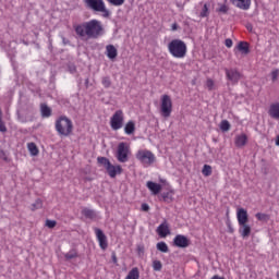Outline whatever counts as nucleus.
Wrapping results in <instances>:
<instances>
[{
	"label": "nucleus",
	"mask_w": 279,
	"mask_h": 279,
	"mask_svg": "<svg viewBox=\"0 0 279 279\" xmlns=\"http://www.w3.org/2000/svg\"><path fill=\"white\" fill-rule=\"evenodd\" d=\"M74 32L81 40H97L105 34L104 24L99 20H90L74 25Z\"/></svg>",
	"instance_id": "nucleus-1"
},
{
	"label": "nucleus",
	"mask_w": 279,
	"mask_h": 279,
	"mask_svg": "<svg viewBox=\"0 0 279 279\" xmlns=\"http://www.w3.org/2000/svg\"><path fill=\"white\" fill-rule=\"evenodd\" d=\"M54 129L59 136H71L73 134V121L66 116H60L54 122Z\"/></svg>",
	"instance_id": "nucleus-2"
},
{
	"label": "nucleus",
	"mask_w": 279,
	"mask_h": 279,
	"mask_svg": "<svg viewBox=\"0 0 279 279\" xmlns=\"http://www.w3.org/2000/svg\"><path fill=\"white\" fill-rule=\"evenodd\" d=\"M168 51L173 58H186V43L182 39H172L168 44Z\"/></svg>",
	"instance_id": "nucleus-3"
},
{
	"label": "nucleus",
	"mask_w": 279,
	"mask_h": 279,
	"mask_svg": "<svg viewBox=\"0 0 279 279\" xmlns=\"http://www.w3.org/2000/svg\"><path fill=\"white\" fill-rule=\"evenodd\" d=\"M87 8L94 10V12H101L104 19H109L110 10L106 8L104 0H84Z\"/></svg>",
	"instance_id": "nucleus-4"
},
{
	"label": "nucleus",
	"mask_w": 279,
	"mask_h": 279,
	"mask_svg": "<svg viewBox=\"0 0 279 279\" xmlns=\"http://www.w3.org/2000/svg\"><path fill=\"white\" fill-rule=\"evenodd\" d=\"M160 112L161 116L165 117V119H169V117H171V112H173V101L171 100V96H161Z\"/></svg>",
	"instance_id": "nucleus-5"
},
{
	"label": "nucleus",
	"mask_w": 279,
	"mask_h": 279,
	"mask_svg": "<svg viewBox=\"0 0 279 279\" xmlns=\"http://www.w3.org/2000/svg\"><path fill=\"white\" fill-rule=\"evenodd\" d=\"M136 158L140 160V162H142V165L146 166L154 165V162H156V156L154 153H151V150L147 149L138 150Z\"/></svg>",
	"instance_id": "nucleus-6"
},
{
	"label": "nucleus",
	"mask_w": 279,
	"mask_h": 279,
	"mask_svg": "<svg viewBox=\"0 0 279 279\" xmlns=\"http://www.w3.org/2000/svg\"><path fill=\"white\" fill-rule=\"evenodd\" d=\"M123 121H125L123 110H117L110 118L111 130H113L114 132H117V130H121V128H123Z\"/></svg>",
	"instance_id": "nucleus-7"
},
{
	"label": "nucleus",
	"mask_w": 279,
	"mask_h": 279,
	"mask_svg": "<svg viewBox=\"0 0 279 279\" xmlns=\"http://www.w3.org/2000/svg\"><path fill=\"white\" fill-rule=\"evenodd\" d=\"M225 73H226V78L228 80V82H230L233 86H236V84H239V82L241 81V78L243 77V74H241V72H239V70L231 68L225 69Z\"/></svg>",
	"instance_id": "nucleus-8"
},
{
	"label": "nucleus",
	"mask_w": 279,
	"mask_h": 279,
	"mask_svg": "<svg viewBox=\"0 0 279 279\" xmlns=\"http://www.w3.org/2000/svg\"><path fill=\"white\" fill-rule=\"evenodd\" d=\"M130 155V146H128L126 143L121 142L118 145V151H117V160L119 162H128L129 156Z\"/></svg>",
	"instance_id": "nucleus-9"
},
{
	"label": "nucleus",
	"mask_w": 279,
	"mask_h": 279,
	"mask_svg": "<svg viewBox=\"0 0 279 279\" xmlns=\"http://www.w3.org/2000/svg\"><path fill=\"white\" fill-rule=\"evenodd\" d=\"M94 232L99 243V247L102 250H108V236H106V233H104V230L99 228H94Z\"/></svg>",
	"instance_id": "nucleus-10"
},
{
	"label": "nucleus",
	"mask_w": 279,
	"mask_h": 279,
	"mask_svg": "<svg viewBox=\"0 0 279 279\" xmlns=\"http://www.w3.org/2000/svg\"><path fill=\"white\" fill-rule=\"evenodd\" d=\"M173 244L175 245V247H189V245L191 244L189 241V238H186L185 235L182 234H178L174 239H173Z\"/></svg>",
	"instance_id": "nucleus-11"
},
{
	"label": "nucleus",
	"mask_w": 279,
	"mask_h": 279,
	"mask_svg": "<svg viewBox=\"0 0 279 279\" xmlns=\"http://www.w3.org/2000/svg\"><path fill=\"white\" fill-rule=\"evenodd\" d=\"M236 219H238L239 226H243L244 223H247V221H250L247 210L244 208H239L236 211Z\"/></svg>",
	"instance_id": "nucleus-12"
},
{
	"label": "nucleus",
	"mask_w": 279,
	"mask_h": 279,
	"mask_svg": "<svg viewBox=\"0 0 279 279\" xmlns=\"http://www.w3.org/2000/svg\"><path fill=\"white\" fill-rule=\"evenodd\" d=\"M107 173L111 178H117V175H121L123 173V168L121 166H114V165H109L106 169Z\"/></svg>",
	"instance_id": "nucleus-13"
},
{
	"label": "nucleus",
	"mask_w": 279,
	"mask_h": 279,
	"mask_svg": "<svg viewBox=\"0 0 279 279\" xmlns=\"http://www.w3.org/2000/svg\"><path fill=\"white\" fill-rule=\"evenodd\" d=\"M235 8L240 10H250L252 7V0H230Z\"/></svg>",
	"instance_id": "nucleus-14"
},
{
	"label": "nucleus",
	"mask_w": 279,
	"mask_h": 279,
	"mask_svg": "<svg viewBox=\"0 0 279 279\" xmlns=\"http://www.w3.org/2000/svg\"><path fill=\"white\" fill-rule=\"evenodd\" d=\"M146 186L153 195H158L162 191V185L154 181H147Z\"/></svg>",
	"instance_id": "nucleus-15"
},
{
	"label": "nucleus",
	"mask_w": 279,
	"mask_h": 279,
	"mask_svg": "<svg viewBox=\"0 0 279 279\" xmlns=\"http://www.w3.org/2000/svg\"><path fill=\"white\" fill-rule=\"evenodd\" d=\"M157 233L161 239H165L168 236V234H171V231L169 230V225L167 222H162L157 228Z\"/></svg>",
	"instance_id": "nucleus-16"
},
{
	"label": "nucleus",
	"mask_w": 279,
	"mask_h": 279,
	"mask_svg": "<svg viewBox=\"0 0 279 279\" xmlns=\"http://www.w3.org/2000/svg\"><path fill=\"white\" fill-rule=\"evenodd\" d=\"M234 145L235 147H239V148L245 147L247 145V135L245 133L236 135L234 140Z\"/></svg>",
	"instance_id": "nucleus-17"
},
{
	"label": "nucleus",
	"mask_w": 279,
	"mask_h": 279,
	"mask_svg": "<svg viewBox=\"0 0 279 279\" xmlns=\"http://www.w3.org/2000/svg\"><path fill=\"white\" fill-rule=\"evenodd\" d=\"M240 229L239 232L242 236V239H247L250 234H252V227L245 222L244 225H239Z\"/></svg>",
	"instance_id": "nucleus-18"
},
{
	"label": "nucleus",
	"mask_w": 279,
	"mask_h": 279,
	"mask_svg": "<svg viewBox=\"0 0 279 279\" xmlns=\"http://www.w3.org/2000/svg\"><path fill=\"white\" fill-rule=\"evenodd\" d=\"M268 114H269V117H271V119L279 121V102L270 105Z\"/></svg>",
	"instance_id": "nucleus-19"
},
{
	"label": "nucleus",
	"mask_w": 279,
	"mask_h": 279,
	"mask_svg": "<svg viewBox=\"0 0 279 279\" xmlns=\"http://www.w3.org/2000/svg\"><path fill=\"white\" fill-rule=\"evenodd\" d=\"M85 219H97V211L88 207H84L81 211Z\"/></svg>",
	"instance_id": "nucleus-20"
},
{
	"label": "nucleus",
	"mask_w": 279,
	"mask_h": 279,
	"mask_svg": "<svg viewBox=\"0 0 279 279\" xmlns=\"http://www.w3.org/2000/svg\"><path fill=\"white\" fill-rule=\"evenodd\" d=\"M106 51H107V58H109V60H114V58H117V56L119 54V52L117 51L113 45L106 46Z\"/></svg>",
	"instance_id": "nucleus-21"
},
{
	"label": "nucleus",
	"mask_w": 279,
	"mask_h": 279,
	"mask_svg": "<svg viewBox=\"0 0 279 279\" xmlns=\"http://www.w3.org/2000/svg\"><path fill=\"white\" fill-rule=\"evenodd\" d=\"M238 51L247 56L250 53V44L247 41H240L236 46Z\"/></svg>",
	"instance_id": "nucleus-22"
},
{
	"label": "nucleus",
	"mask_w": 279,
	"mask_h": 279,
	"mask_svg": "<svg viewBox=\"0 0 279 279\" xmlns=\"http://www.w3.org/2000/svg\"><path fill=\"white\" fill-rule=\"evenodd\" d=\"M124 132L130 136L132 135L134 132H136V123H134V121H129L125 126H124Z\"/></svg>",
	"instance_id": "nucleus-23"
},
{
	"label": "nucleus",
	"mask_w": 279,
	"mask_h": 279,
	"mask_svg": "<svg viewBox=\"0 0 279 279\" xmlns=\"http://www.w3.org/2000/svg\"><path fill=\"white\" fill-rule=\"evenodd\" d=\"M40 112H41L43 119H49V117H51V108H49V106L45 104L40 106Z\"/></svg>",
	"instance_id": "nucleus-24"
},
{
	"label": "nucleus",
	"mask_w": 279,
	"mask_h": 279,
	"mask_svg": "<svg viewBox=\"0 0 279 279\" xmlns=\"http://www.w3.org/2000/svg\"><path fill=\"white\" fill-rule=\"evenodd\" d=\"M141 278V272L137 267L132 268L125 279H138Z\"/></svg>",
	"instance_id": "nucleus-25"
},
{
	"label": "nucleus",
	"mask_w": 279,
	"mask_h": 279,
	"mask_svg": "<svg viewBox=\"0 0 279 279\" xmlns=\"http://www.w3.org/2000/svg\"><path fill=\"white\" fill-rule=\"evenodd\" d=\"M28 151L31 156H38V146H36L35 143H28L27 144Z\"/></svg>",
	"instance_id": "nucleus-26"
},
{
	"label": "nucleus",
	"mask_w": 279,
	"mask_h": 279,
	"mask_svg": "<svg viewBox=\"0 0 279 279\" xmlns=\"http://www.w3.org/2000/svg\"><path fill=\"white\" fill-rule=\"evenodd\" d=\"M161 197L166 204H171L173 202V192H165Z\"/></svg>",
	"instance_id": "nucleus-27"
},
{
	"label": "nucleus",
	"mask_w": 279,
	"mask_h": 279,
	"mask_svg": "<svg viewBox=\"0 0 279 279\" xmlns=\"http://www.w3.org/2000/svg\"><path fill=\"white\" fill-rule=\"evenodd\" d=\"M97 162H98V165H101L102 167H105V169H108V166L111 165L110 159H108L106 157H98Z\"/></svg>",
	"instance_id": "nucleus-28"
},
{
	"label": "nucleus",
	"mask_w": 279,
	"mask_h": 279,
	"mask_svg": "<svg viewBox=\"0 0 279 279\" xmlns=\"http://www.w3.org/2000/svg\"><path fill=\"white\" fill-rule=\"evenodd\" d=\"M101 84L104 88H110V86H112V78H110V76H102Z\"/></svg>",
	"instance_id": "nucleus-29"
},
{
	"label": "nucleus",
	"mask_w": 279,
	"mask_h": 279,
	"mask_svg": "<svg viewBox=\"0 0 279 279\" xmlns=\"http://www.w3.org/2000/svg\"><path fill=\"white\" fill-rule=\"evenodd\" d=\"M158 252H162L163 254H167L169 252V246L165 242H159L156 245Z\"/></svg>",
	"instance_id": "nucleus-30"
},
{
	"label": "nucleus",
	"mask_w": 279,
	"mask_h": 279,
	"mask_svg": "<svg viewBox=\"0 0 279 279\" xmlns=\"http://www.w3.org/2000/svg\"><path fill=\"white\" fill-rule=\"evenodd\" d=\"M202 173L203 175H205V178L213 175V167H210L209 165H204Z\"/></svg>",
	"instance_id": "nucleus-31"
},
{
	"label": "nucleus",
	"mask_w": 279,
	"mask_h": 279,
	"mask_svg": "<svg viewBox=\"0 0 279 279\" xmlns=\"http://www.w3.org/2000/svg\"><path fill=\"white\" fill-rule=\"evenodd\" d=\"M39 208H43V199L38 198L35 201V203L32 204L31 210H39Z\"/></svg>",
	"instance_id": "nucleus-32"
},
{
	"label": "nucleus",
	"mask_w": 279,
	"mask_h": 279,
	"mask_svg": "<svg viewBox=\"0 0 279 279\" xmlns=\"http://www.w3.org/2000/svg\"><path fill=\"white\" fill-rule=\"evenodd\" d=\"M221 132H228L230 130V122L228 120H222L220 122Z\"/></svg>",
	"instance_id": "nucleus-33"
},
{
	"label": "nucleus",
	"mask_w": 279,
	"mask_h": 279,
	"mask_svg": "<svg viewBox=\"0 0 279 279\" xmlns=\"http://www.w3.org/2000/svg\"><path fill=\"white\" fill-rule=\"evenodd\" d=\"M64 257L66 258V260H73V258H77V251L72 250L70 252H68Z\"/></svg>",
	"instance_id": "nucleus-34"
},
{
	"label": "nucleus",
	"mask_w": 279,
	"mask_h": 279,
	"mask_svg": "<svg viewBox=\"0 0 279 279\" xmlns=\"http://www.w3.org/2000/svg\"><path fill=\"white\" fill-rule=\"evenodd\" d=\"M153 269H154V271H162V262L161 260H154L153 262Z\"/></svg>",
	"instance_id": "nucleus-35"
},
{
	"label": "nucleus",
	"mask_w": 279,
	"mask_h": 279,
	"mask_svg": "<svg viewBox=\"0 0 279 279\" xmlns=\"http://www.w3.org/2000/svg\"><path fill=\"white\" fill-rule=\"evenodd\" d=\"M2 112L0 110V132L5 133L8 132V128L5 126V122H3Z\"/></svg>",
	"instance_id": "nucleus-36"
},
{
	"label": "nucleus",
	"mask_w": 279,
	"mask_h": 279,
	"mask_svg": "<svg viewBox=\"0 0 279 279\" xmlns=\"http://www.w3.org/2000/svg\"><path fill=\"white\" fill-rule=\"evenodd\" d=\"M255 217L256 219H258V221H267V219H269V216L267 214L262 213H257Z\"/></svg>",
	"instance_id": "nucleus-37"
},
{
	"label": "nucleus",
	"mask_w": 279,
	"mask_h": 279,
	"mask_svg": "<svg viewBox=\"0 0 279 279\" xmlns=\"http://www.w3.org/2000/svg\"><path fill=\"white\" fill-rule=\"evenodd\" d=\"M209 11H208V4H204L202 11H201V16L202 19H206V16H208Z\"/></svg>",
	"instance_id": "nucleus-38"
},
{
	"label": "nucleus",
	"mask_w": 279,
	"mask_h": 279,
	"mask_svg": "<svg viewBox=\"0 0 279 279\" xmlns=\"http://www.w3.org/2000/svg\"><path fill=\"white\" fill-rule=\"evenodd\" d=\"M108 3H110L111 5H123V3H125V0H107Z\"/></svg>",
	"instance_id": "nucleus-39"
},
{
	"label": "nucleus",
	"mask_w": 279,
	"mask_h": 279,
	"mask_svg": "<svg viewBox=\"0 0 279 279\" xmlns=\"http://www.w3.org/2000/svg\"><path fill=\"white\" fill-rule=\"evenodd\" d=\"M45 226H46L47 228L53 229L54 226H58V222H57L56 220H49V219H47Z\"/></svg>",
	"instance_id": "nucleus-40"
},
{
	"label": "nucleus",
	"mask_w": 279,
	"mask_h": 279,
	"mask_svg": "<svg viewBox=\"0 0 279 279\" xmlns=\"http://www.w3.org/2000/svg\"><path fill=\"white\" fill-rule=\"evenodd\" d=\"M270 75H271L272 82H277V80H278V77H279V70H278V69L272 70L271 73H270Z\"/></svg>",
	"instance_id": "nucleus-41"
},
{
	"label": "nucleus",
	"mask_w": 279,
	"mask_h": 279,
	"mask_svg": "<svg viewBox=\"0 0 279 279\" xmlns=\"http://www.w3.org/2000/svg\"><path fill=\"white\" fill-rule=\"evenodd\" d=\"M206 86L208 90H213V88H215V81H213V78H208L206 82Z\"/></svg>",
	"instance_id": "nucleus-42"
},
{
	"label": "nucleus",
	"mask_w": 279,
	"mask_h": 279,
	"mask_svg": "<svg viewBox=\"0 0 279 279\" xmlns=\"http://www.w3.org/2000/svg\"><path fill=\"white\" fill-rule=\"evenodd\" d=\"M218 12H220L221 14H228V5L221 4L218 9Z\"/></svg>",
	"instance_id": "nucleus-43"
},
{
	"label": "nucleus",
	"mask_w": 279,
	"mask_h": 279,
	"mask_svg": "<svg viewBox=\"0 0 279 279\" xmlns=\"http://www.w3.org/2000/svg\"><path fill=\"white\" fill-rule=\"evenodd\" d=\"M225 45H226V47H228V49H230V48L232 47V45H233L232 39L227 38V39L225 40Z\"/></svg>",
	"instance_id": "nucleus-44"
},
{
	"label": "nucleus",
	"mask_w": 279,
	"mask_h": 279,
	"mask_svg": "<svg viewBox=\"0 0 279 279\" xmlns=\"http://www.w3.org/2000/svg\"><path fill=\"white\" fill-rule=\"evenodd\" d=\"M141 208H142V210L144 213H148L149 211V205L147 203H143Z\"/></svg>",
	"instance_id": "nucleus-45"
},
{
	"label": "nucleus",
	"mask_w": 279,
	"mask_h": 279,
	"mask_svg": "<svg viewBox=\"0 0 279 279\" xmlns=\"http://www.w3.org/2000/svg\"><path fill=\"white\" fill-rule=\"evenodd\" d=\"M61 40H62V43H63L64 46L71 45V40H69V39H68L66 37H64V36H61Z\"/></svg>",
	"instance_id": "nucleus-46"
},
{
	"label": "nucleus",
	"mask_w": 279,
	"mask_h": 279,
	"mask_svg": "<svg viewBox=\"0 0 279 279\" xmlns=\"http://www.w3.org/2000/svg\"><path fill=\"white\" fill-rule=\"evenodd\" d=\"M179 25H178V23H173L172 25H171V32H178V29H179Z\"/></svg>",
	"instance_id": "nucleus-47"
},
{
	"label": "nucleus",
	"mask_w": 279,
	"mask_h": 279,
	"mask_svg": "<svg viewBox=\"0 0 279 279\" xmlns=\"http://www.w3.org/2000/svg\"><path fill=\"white\" fill-rule=\"evenodd\" d=\"M137 250H138V252H144L145 247L140 245V246H137Z\"/></svg>",
	"instance_id": "nucleus-48"
},
{
	"label": "nucleus",
	"mask_w": 279,
	"mask_h": 279,
	"mask_svg": "<svg viewBox=\"0 0 279 279\" xmlns=\"http://www.w3.org/2000/svg\"><path fill=\"white\" fill-rule=\"evenodd\" d=\"M88 82H89V80L86 78V80H85V85H86V86H88Z\"/></svg>",
	"instance_id": "nucleus-49"
},
{
	"label": "nucleus",
	"mask_w": 279,
	"mask_h": 279,
	"mask_svg": "<svg viewBox=\"0 0 279 279\" xmlns=\"http://www.w3.org/2000/svg\"><path fill=\"white\" fill-rule=\"evenodd\" d=\"M113 263H117V256L113 255Z\"/></svg>",
	"instance_id": "nucleus-50"
},
{
	"label": "nucleus",
	"mask_w": 279,
	"mask_h": 279,
	"mask_svg": "<svg viewBox=\"0 0 279 279\" xmlns=\"http://www.w3.org/2000/svg\"><path fill=\"white\" fill-rule=\"evenodd\" d=\"M229 230H230V232H234V229H232V228H230V227H229Z\"/></svg>",
	"instance_id": "nucleus-51"
},
{
	"label": "nucleus",
	"mask_w": 279,
	"mask_h": 279,
	"mask_svg": "<svg viewBox=\"0 0 279 279\" xmlns=\"http://www.w3.org/2000/svg\"><path fill=\"white\" fill-rule=\"evenodd\" d=\"M276 277L279 279V270L277 271Z\"/></svg>",
	"instance_id": "nucleus-52"
}]
</instances>
